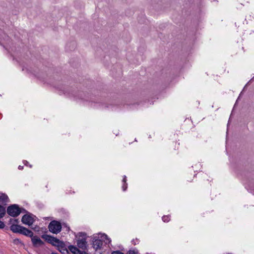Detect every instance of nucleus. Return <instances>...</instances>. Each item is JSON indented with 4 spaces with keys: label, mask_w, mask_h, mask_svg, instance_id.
Wrapping results in <instances>:
<instances>
[{
    "label": "nucleus",
    "mask_w": 254,
    "mask_h": 254,
    "mask_svg": "<svg viewBox=\"0 0 254 254\" xmlns=\"http://www.w3.org/2000/svg\"><path fill=\"white\" fill-rule=\"evenodd\" d=\"M128 254H137V253L134 250H130L128 251Z\"/></svg>",
    "instance_id": "ddd939ff"
},
{
    "label": "nucleus",
    "mask_w": 254,
    "mask_h": 254,
    "mask_svg": "<svg viewBox=\"0 0 254 254\" xmlns=\"http://www.w3.org/2000/svg\"><path fill=\"white\" fill-rule=\"evenodd\" d=\"M43 238H45L46 240L49 242L51 244L53 245H59L60 243L59 240L57 239L56 238L48 236V235H44L42 237Z\"/></svg>",
    "instance_id": "423d86ee"
},
{
    "label": "nucleus",
    "mask_w": 254,
    "mask_h": 254,
    "mask_svg": "<svg viewBox=\"0 0 254 254\" xmlns=\"http://www.w3.org/2000/svg\"><path fill=\"white\" fill-rule=\"evenodd\" d=\"M51 254H59L56 253H52Z\"/></svg>",
    "instance_id": "6ab92c4d"
},
{
    "label": "nucleus",
    "mask_w": 254,
    "mask_h": 254,
    "mask_svg": "<svg viewBox=\"0 0 254 254\" xmlns=\"http://www.w3.org/2000/svg\"><path fill=\"white\" fill-rule=\"evenodd\" d=\"M21 221L23 224L30 226L33 224L34 220L32 216L26 214L22 217Z\"/></svg>",
    "instance_id": "20e7f679"
},
{
    "label": "nucleus",
    "mask_w": 254,
    "mask_h": 254,
    "mask_svg": "<svg viewBox=\"0 0 254 254\" xmlns=\"http://www.w3.org/2000/svg\"><path fill=\"white\" fill-rule=\"evenodd\" d=\"M8 202V198L7 195L3 193H0V204H5Z\"/></svg>",
    "instance_id": "1a4fd4ad"
},
{
    "label": "nucleus",
    "mask_w": 254,
    "mask_h": 254,
    "mask_svg": "<svg viewBox=\"0 0 254 254\" xmlns=\"http://www.w3.org/2000/svg\"><path fill=\"white\" fill-rule=\"evenodd\" d=\"M103 241L106 244H109L111 242L110 239L106 235L104 234L101 237V239H97L93 242V247L94 249L95 250L101 249Z\"/></svg>",
    "instance_id": "f257e3e1"
},
{
    "label": "nucleus",
    "mask_w": 254,
    "mask_h": 254,
    "mask_svg": "<svg viewBox=\"0 0 254 254\" xmlns=\"http://www.w3.org/2000/svg\"><path fill=\"white\" fill-rule=\"evenodd\" d=\"M33 245L39 247L43 245V242L37 236H34L31 239Z\"/></svg>",
    "instance_id": "0eeeda50"
},
{
    "label": "nucleus",
    "mask_w": 254,
    "mask_h": 254,
    "mask_svg": "<svg viewBox=\"0 0 254 254\" xmlns=\"http://www.w3.org/2000/svg\"><path fill=\"white\" fill-rule=\"evenodd\" d=\"M48 228L51 232L58 234L61 231L62 226L60 222L57 221H53L49 224Z\"/></svg>",
    "instance_id": "f03ea898"
},
{
    "label": "nucleus",
    "mask_w": 254,
    "mask_h": 254,
    "mask_svg": "<svg viewBox=\"0 0 254 254\" xmlns=\"http://www.w3.org/2000/svg\"><path fill=\"white\" fill-rule=\"evenodd\" d=\"M126 189H127V186H125V185H124V186H123V190H124V191L126 190Z\"/></svg>",
    "instance_id": "dca6fc26"
},
{
    "label": "nucleus",
    "mask_w": 254,
    "mask_h": 254,
    "mask_svg": "<svg viewBox=\"0 0 254 254\" xmlns=\"http://www.w3.org/2000/svg\"><path fill=\"white\" fill-rule=\"evenodd\" d=\"M21 234L29 237H32L33 235V233L32 231L24 227H23Z\"/></svg>",
    "instance_id": "9d476101"
},
{
    "label": "nucleus",
    "mask_w": 254,
    "mask_h": 254,
    "mask_svg": "<svg viewBox=\"0 0 254 254\" xmlns=\"http://www.w3.org/2000/svg\"><path fill=\"white\" fill-rule=\"evenodd\" d=\"M7 212L9 215L13 217L17 216L21 213L20 208L16 204L9 206L7 208Z\"/></svg>",
    "instance_id": "7ed1b4c3"
},
{
    "label": "nucleus",
    "mask_w": 254,
    "mask_h": 254,
    "mask_svg": "<svg viewBox=\"0 0 254 254\" xmlns=\"http://www.w3.org/2000/svg\"><path fill=\"white\" fill-rule=\"evenodd\" d=\"M5 213V209L4 207L0 205V218L4 216Z\"/></svg>",
    "instance_id": "9b49d317"
},
{
    "label": "nucleus",
    "mask_w": 254,
    "mask_h": 254,
    "mask_svg": "<svg viewBox=\"0 0 254 254\" xmlns=\"http://www.w3.org/2000/svg\"><path fill=\"white\" fill-rule=\"evenodd\" d=\"M77 245L79 248L83 250H85L87 247L86 239L83 237L82 238H78L77 240Z\"/></svg>",
    "instance_id": "39448f33"
},
{
    "label": "nucleus",
    "mask_w": 254,
    "mask_h": 254,
    "mask_svg": "<svg viewBox=\"0 0 254 254\" xmlns=\"http://www.w3.org/2000/svg\"><path fill=\"white\" fill-rule=\"evenodd\" d=\"M123 181H124V182H126V176H125V178H124V180H123Z\"/></svg>",
    "instance_id": "f3484780"
},
{
    "label": "nucleus",
    "mask_w": 254,
    "mask_h": 254,
    "mask_svg": "<svg viewBox=\"0 0 254 254\" xmlns=\"http://www.w3.org/2000/svg\"><path fill=\"white\" fill-rule=\"evenodd\" d=\"M22 168H23V167H22V166H19L18 167L19 169H22Z\"/></svg>",
    "instance_id": "a211bd4d"
},
{
    "label": "nucleus",
    "mask_w": 254,
    "mask_h": 254,
    "mask_svg": "<svg viewBox=\"0 0 254 254\" xmlns=\"http://www.w3.org/2000/svg\"><path fill=\"white\" fill-rule=\"evenodd\" d=\"M5 226L4 224L0 220V229L3 228Z\"/></svg>",
    "instance_id": "4468645a"
},
{
    "label": "nucleus",
    "mask_w": 254,
    "mask_h": 254,
    "mask_svg": "<svg viewBox=\"0 0 254 254\" xmlns=\"http://www.w3.org/2000/svg\"><path fill=\"white\" fill-rule=\"evenodd\" d=\"M162 220L164 222H168L169 221V217L167 216H164L162 217Z\"/></svg>",
    "instance_id": "f8f14e48"
},
{
    "label": "nucleus",
    "mask_w": 254,
    "mask_h": 254,
    "mask_svg": "<svg viewBox=\"0 0 254 254\" xmlns=\"http://www.w3.org/2000/svg\"><path fill=\"white\" fill-rule=\"evenodd\" d=\"M23 226L16 224H12L10 226V230L14 233H21Z\"/></svg>",
    "instance_id": "6e6552de"
},
{
    "label": "nucleus",
    "mask_w": 254,
    "mask_h": 254,
    "mask_svg": "<svg viewBox=\"0 0 254 254\" xmlns=\"http://www.w3.org/2000/svg\"><path fill=\"white\" fill-rule=\"evenodd\" d=\"M112 254H124L123 253L119 252V251H116L112 253Z\"/></svg>",
    "instance_id": "2eb2a0df"
},
{
    "label": "nucleus",
    "mask_w": 254,
    "mask_h": 254,
    "mask_svg": "<svg viewBox=\"0 0 254 254\" xmlns=\"http://www.w3.org/2000/svg\"><path fill=\"white\" fill-rule=\"evenodd\" d=\"M64 251H65V252H66V253H68V251H67L66 250H64Z\"/></svg>",
    "instance_id": "aec40b11"
}]
</instances>
